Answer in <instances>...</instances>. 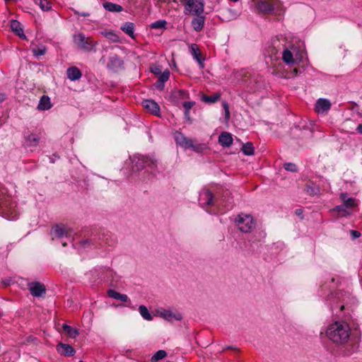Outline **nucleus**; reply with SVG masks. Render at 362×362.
Instances as JSON below:
<instances>
[{
    "label": "nucleus",
    "mask_w": 362,
    "mask_h": 362,
    "mask_svg": "<svg viewBox=\"0 0 362 362\" xmlns=\"http://www.w3.org/2000/svg\"><path fill=\"white\" fill-rule=\"evenodd\" d=\"M351 329L349 325L342 321H337L328 326L326 335L333 343L344 344L349 339Z\"/></svg>",
    "instance_id": "f257e3e1"
},
{
    "label": "nucleus",
    "mask_w": 362,
    "mask_h": 362,
    "mask_svg": "<svg viewBox=\"0 0 362 362\" xmlns=\"http://www.w3.org/2000/svg\"><path fill=\"white\" fill-rule=\"evenodd\" d=\"M132 163V170L139 171L144 168H148L151 172H155L157 169L158 160L153 156H144L135 154L130 157Z\"/></svg>",
    "instance_id": "f03ea898"
},
{
    "label": "nucleus",
    "mask_w": 362,
    "mask_h": 362,
    "mask_svg": "<svg viewBox=\"0 0 362 362\" xmlns=\"http://www.w3.org/2000/svg\"><path fill=\"white\" fill-rule=\"evenodd\" d=\"M350 295L349 293L343 291H334V293L331 292L326 298V300L328 302L332 311L337 309L341 311L347 304Z\"/></svg>",
    "instance_id": "7ed1b4c3"
},
{
    "label": "nucleus",
    "mask_w": 362,
    "mask_h": 362,
    "mask_svg": "<svg viewBox=\"0 0 362 362\" xmlns=\"http://www.w3.org/2000/svg\"><path fill=\"white\" fill-rule=\"evenodd\" d=\"M73 41L77 47L85 51H93L98 45V42L92 37H86L83 33H78L73 35Z\"/></svg>",
    "instance_id": "20e7f679"
},
{
    "label": "nucleus",
    "mask_w": 362,
    "mask_h": 362,
    "mask_svg": "<svg viewBox=\"0 0 362 362\" xmlns=\"http://www.w3.org/2000/svg\"><path fill=\"white\" fill-rule=\"evenodd\" d=\"M235 222L239 230L245 233L251 232L256 226L254 218L249 214H239Z\"/></svg>",
    "instance_id": "39448f33"
},
{
    "label": "nucleus",
    "mask_w": 362,
    "mask_h": 362,
    "mask_svg": "<svg viewBox=\"0 0 362 362\" xmlns=\"http://www.w3.org/2000/svg\"><path fill=\"white\" fill-rule=\"evenodd\" d=\"M279 0H257L255 6L257 9L264 13H272L278 7Z\"/></svg>",
    "instance_id": "423d86ee"
},
{
    "label": "nucleus",
    "mask_w": 362,
    "mask_h": 362,
    "mask_svg": "<svg viewBox=\"0 0 362 362\" xmlns=\"http://www.w3.org/2000/svg\"><path fill=\"white\" fill-rule=\"evenodd\" d=\"M107 68L113 72H119L124 69V62L119 56L114 54L109 57Z\"/></svg>",
    "instance_id": "0eeeda50"
},
{
    "label": "nucleus",
    "mask_w": 362,
    "mask_h": 362,
    "mask_svg": "<svg viewBox=\"0 0 362 362\" xmlns=\"http://www.w3.org/2000/svg\"><path fill=\"white\" fill-rule=\"evenodd\" d=\"M199 203L203 208L214 204V195L209 189H202L199 192Z\"/></svg>",
    "instance_id": "6e6552de"
},
{
    "label": "nucleus",
    "mask_w": 362,
    "mask_h": 362,
    "mask_svg": "<svg viewBox=\"0 0 362 362\" xmlns=\"http://www.w3.org/2000/svg\"><path fill=\"white\" fill-rule=\"evenodd\" d=\"M29 291L33 296L42 297L46 293V288L44 284L40 282H30L28 284Z\"/></svg>",
    "instance_id": "1a4fd4ad"
},
{
    "label": "nucleus",
    "mask_w": 362,
    "mask_h": 362,
    "mask_svg": "<svg viewBox=\"0 0 362 362\" xmlns=\"http://www.w3.org/2000/svg\"><path fill=\"white\" fill-rule=\"evenodd\" d=\"M51 235L52 236V239L61 238L64 235L68 236L70 235V230L65 225H56L53 226L51 229Z\"/></svg>",
    "instance_id": "9d476101"
},
{
    "label": "nucleus",
    "mask_w": 362,
    "mask_h": 362,
    "mask_svg": "<svg viewBox=\"0 0 362 362\" xmlns=\"http://www.w3.org/2000/svg\"><path fill=\"white\" fill-rule=\"evenodd\" d=\"M184 149H192L197 153H202L205 148L206 146L203 144H194V141L186 136L183 144L181 146Z\"/></svg>",
    "instance_id": "9b49d317"
},
{
    "label": "nucleus",
    "mask_w": 362,
    "mask_h": 362,
    "mask_svg": "<svg viewBox=\"0 0 362 362\" xmlns=\"http://www.w3.org/2000/svg\"><path fill=\"white\" fill-rule=\"evenodd\" d=\"M331 108V103L329 100L325 98H320L316 101L315 110L320 114L327 112Z\"/></svg>",
    "instance_id": "f8f14e48"
},
{
    "label": "nucleus",
    "mask_w": 362,
    "mask_h": 362,
    "mask_svg": "<svg viewBox=\"0 0 362 362\" xmlns=\"http://www.w3.org/2000/svg\"><path fill=\"white\" fill-rule=\"evenodd\" d=\"M57 351L59 354L64 356H72L75 354V349L69 344L59 343L57 345Z\"/></svg>",
    "instance_id": "ddd939ff"
},
{
    "label": "nucleus",
    "mask_w": 362,
    "mask_h": 362,
    "mask_svg": "<svg viewBox=\"0 0 362 362\" xmlns=\"http://www.w3.org/2000/svg\"><path fill=\"white\" fill-rule=\"evenodd\" d=\"M159 315L166 320L171 321L175 320L180 321L182 319V315L180 313H173L170 310H162L158 312Z\"/></svg>",
    "instance_id": "4468645a"
},
{
    "label": "nucleus",
    "mask_w": 362,
    "mask_h": 362,
    "mask_svg": "<svg viewBox=\"0 0 362 362\" xmlns=\"http://www.w3.org/2000/svg\"><path fill=\"white\" fill-rule=\"evenodd\" d=\"M11 30L18 35L21 39H26V36L23 31L22 24L17 20L12 19L11 21Z\"/></svg>",
    "instance_id": "2eb2a0df"
},
{
    "label": "nucleus",
    "mask_w": 362,
    "mask_h": 362,
    "mask_svg": "<svg viewBox=\"0 0 362 362\" xmlns=\"http://www.w3.org/2000/svg\"><path fill=\"white\" fill-rule=\"evenodd\" d=\"M142 104L144 107L150 112L157 116L159 115L160 107L154 100H145L143 101Z\"/></svg>",
    "instance_id": "dca6fc26"
},
{
    "label": "nucleus",
    "mask_w": 362,
    "mask_h": 362,
    "mask_svg": "<svg viewBox=\"0 0 362 362\" xmlns=\"http://www.w3.org/2000/svg\"><path fill=\"white\" fill-rule=\"evenodd\" d=\"M196 16L192 21V26L195 31L200 32L204 28L205 17L202 14L197 15Z\"/></svg>",
    "instance_id": "f3484780"
},
{
    "label": "nucleus",
    "mask_w": 362,
    "mask_h": 362,
    "mask_svg": "<svg viewBox=\"0 0 362 362\" xmlns=\"http://www.w3.org/2000/svg\"><path fill=\"white\" fill-rule=\"evenodd\" d=\"M218 143L223 147H229L233 144L231 134L228 132H222L218 136Z\"/></svg>",
    "instance_id": "a211bd4d"
},
{
    "label": "nucleus",
    "mask_w": 362,
    "mask_h": 362,
    "mask_svg": "<svg viewBox=\"0 0 362 362\" xmlns=\"http://www.w3.org/2000/svg\"><path fill=\"white\" fill-rule=\"evenodd\" d=\"M189 51L191 54L193 56V58L199 63L201 68L204 67V63L202 59V54L198 47V45L196 44H192L190 46Z\"/></svg>",
    "instance_id": "6ab92c4d"
},
{
    "label": "nucleus",
    "mask_w": 362,
    "mask_h": 362,
    "mask_svg": "<svg viewBox=\"0 0 362 362\" xmlns=\"http://www.w3.org/2000/svg\"><path fill=\"white\" fill-rule=\"evenodd\" d=\"M121 30L131 38L135 39L134 30L135 25L134 23L125 22L121 25Z\"/></svg>",
    "instance_id": "aec40b11"
},
{
    "label": "nucleus",
    "mask_w": 362,
    "mask_h": 362,
    "mask_svg": "<svg viewBox=\"0 0 362 362\" xmlns=\"http://www.w3.org/2000/svg\"><path fill=\"white\" fill-rule=\"evenodd\" d=\"M66 74L68 78L71 81H76L81 78L82 74L78 68L76 66H71L67 69Z\"/></svg>",
    "instance_id": "412c9836"
},
{
    "label": "nucleus",
    "mask_w": 362,
    "mask_h": 362,
    "mask_svg": "<svg viewBox=\"0 0 362 362\" xmlns=\"http://www.w3.org/2000/svg\"><path fill=\"white\" fill-rule=\"evenodd\" d=\"M51 100L49 96L43 95L39 101L37 109L40 110H47L52 107Z\"/></svg>",
    "instance_id": "4be33fe9"
},
{
    "label": "nucleus",
    "mask_w": 362,
    "mask_h": 362,
    "mask_svg": "<svg viewBox=\"0 0 362 362\" xmlns=\"http://www.w3.org/2000/svg\"><path fill=\"white\" fill-rule=\"evenodd\" d=\"M103 6L106 11L110 12L118 13L123 11V8L122 6L112 2L106 1L103 3Z\"/></svg>",
    "instance_id": "5701e85b"
},
{
    "label": "nucleus",
    "mask_w": 362,
    "mask_h": 362,
    "mask_svg": "<svg viewBox=\"0 0 362 362\" xmlns=\"http://www.w3.org/2000/svg\"><path fill=\"white\" fill-rule=\"evenodd\" d=\"M171 97L175 100H183V99H187V98H189V94L187 91L185 90H182V89H180V90H175L173 91L172 94H171Z\"/></svg>",
    "instance_id": "b1692460"
},
{
    "label": "nucleus",
    "mask_w": 362,
    "mask_h": 362,
    "mask_svg": "<svg viewBox=\"0 0 362 362\" xmlns=\"http://www.w3.org/2000/svg\"><path fill=\"white\" fill-rule=\"evenodd\" d=\"M107 295L110 298L119 300L122 302H127L129 300V298L127 295L120 293L115 290L109 289L107 291Z\"/></svg>",
    "instance_id": "393cba45"
},
{
    "label": "nucleus",
    "mask_w": 362,
    "mask_h": 362,
    "mask_svg": "<svg viewBox=\"0 0 362 362\" xmlns=\"http://www.w3.org/2000/svg\"><path fill=\"white\" fill-rule=\"evenodd\" d=\"M340 199L343 202L344 205H346L349 209L355 207L356 206V200L354 198L348 197L346 193H342L340 195Z\"/></svg>",
    "instance_id": "a878e982"
},
{
    "label": "nucleus",
    "mask_w": 362,
    "mask_h": 362,
    "mask_svg": "<svg viewBox=\"0 0 362 362\" xmlns=\"http://www.w3.org/2000/svg\"><path fill=\"white\" fill-rule=\"evenodd\" d=\"M333 211L338 213L339 216H347L351 214V212L349 211V209L346 206V205L341 204L335 206L333 209Z\"/></svg>",
    "instance_id": "bb28decb"
},
{
    "label": "nucleus",
    "mask_w": 362,
    "mask_h": 362,
    "mask_svg": "<svg viewBox=\"0 0 362 362\" xmlns=\"http://www.w3.org/2000/svg\"><path fill=\"white\" fill-rule=\"evenodd\" d=\"M282 59L287 64H292L294 63V59L292 52L288 49H285L282 53Z\"/></svg>",
    "instance_id": "cd10ccee"
},
{
    "label": "nucleus",
    "mask_w": 362,
    "mask_h": 362,
    "mask_svg": "<svg viewBox=\"0 0 362 362\" xmlns=\"http://www.w3.org/2000/svg\"><path fill=\"white\" fill-rule=\"evenodd\" d=\"M139 311L141 317L148 321H151L153 320V316L148 311V308L145 305H140L139 307Z\"/></svg>",
    "instance_id": "c85d7f7f"
},
{
    "label": "nucleus",
    "mask_w": 362,
    "mask_h": 362,
    "mask_svg": "<svg viewBox=\"0 0 362 362\" xmlns=\"http://www.w3.org/2000/svg\"><path fill=\"white\" fill-rule=\"evenodd\" d=\"M62 328L64 331L66 332L71 338H76L79 334L76 329L73 328L66 324H64L62 325Z\"/></svg>",
    "instance_id": "c756f323"
},
{
    "label": "nucleus",
    "mask_w": 362,
    "mask_h": 362,
    "mask_svg": "<svg viewBox=\"0 0 362 362\" xmlns=\"http://www.w3.org/2000/svg\"><path fill=\"white\" fill-rule=\"evenodd\" d=\"M167 21L165 20H158L151 24V28L153 29L165 30L166 29Z\"/></svg>",
    "instance_id": "7c9ffc66"
},
{
    "label": "nucleus",
    "mask_w": 362,
    "mask_h": 362,
    "mask_svg": "<svg viewBox=\"0 0 362 362\" xmlns=\"http://www.w3.org/2000/svg\"><path fill=\"white\" fill-rule=\"evenodd\" d=\"M26 141L29 146L35 147L39 143V138L35 134H30L27 137Z\"/></svg>",
    "instance_id": "2f4dec72"
},
{
    "label": "nucleus",
    "mask_w": 362,
    "mask_h": 362,
    "mask_svg": "<svg viewBox=\"0 0 362 362\" xmlns=\"http://www.w3.org/2000/svg\"><path fill=\"white\" fill-rule=\"evenodd\" d=\"M242 151L245 155L252 156L254 154L255 149L252 143L247 142L242 147Z\"/></svg>",
    "instance_id": "473e14b6"
},
{
    "label": "nucleus",
    "mask_w": 362,
    "mask_h": 362,
    "mask_svg": "<svg viewBox=\"0 0 362 362\" xmlns=\"http://www.w3.org/2000/svg\"><path fill=\"white\" fill-rule=\"evenodd\" d=\"M306 192L311 196H314L320 192V189L314 184L307 185L305 187Z\"/></svg>",
    "instance_id": "72a5a7b5"
},
{
    "label": "nucleus",
    "mask_w": 362,
    "mask_h": 362,
    "mask_svg": "<svg viewBox=\"0 0 362 362\" xmlns=\"http://www.w3.org/2000/svg\"><path fill=\"white\" fill-rule=\"evenodd\" d=\"M174 139L177 145L181 146L186 136L180 132H175L173 134Z\"/></svg>",
    "instance_id": "f704fd0d"
},
{
    "label": "nucleus",
    "mask_w": 362,
    "mask_h": 362,
    "mask_svg": "<svg viewBox=\"0 0 362 362\" xmlns=\"http://www.w3.org/2000/svg\"><path fill=\"white\" fill-rule=\"evenodd\" d=\"M167 356V353L164 350H159L156 352V354L152 356L151 361L157 362L163 358H164Z\"/></svg>",
    "instance_id": "c9c22d12"
},
{
    "label": "nucleus",
    "mask_w": 362,
    "mask_h": 362,
    "mask_svg": "<svg viewBox=\"0 0 362 362\" xmlns=\"http://www.w3.org/2000/svg\"><path fill=\"white\" fill-rule=\"evenodd\" d=\"M38 5L43 11H48L52 8V4L48 0H39Z\"/></svg>",
    "instance_id": "e433bc0d"
},
{
    "label": "nucleus",
    "mask_w": 362,
    "mask_h": 362,
    "mask_svg": "<svg viewBox=\"0 0 362 362\" xmlns=\"http://www.w3.org/2000/svg\"><path fill=\"white\" fill-rule=\"evenodd\" d=\"M220 98V95L218 94H214L212 95H204L202 98V100L205 103H214L216 102Z\"/></svg>",
    "instance_id": "4c0bfd02"
},
{
    "label": "nucleus",
    "mask_w": 362,
    "mask_h": 362,
    "mask_svg": "<svg viewBox=\"0 0 362 362\" xmlns=\"http://www.w3.org/2000/svg\"><path fill=\"white\" fill-rule=\"evenodd\" d=\"M284 168L286 170L291 172V173H296L298 171V167L295 163H286L284 165Z\"/></svg>",
    "instance_id": "58836bf2"
},
{
    "label": "nucleus",
    "mask_w": 362,
    "mask_h": 362,
    "mask_svg": "<svg viewBox=\"0 0 362 362\" xmlns=\"http://www.w3.org/2000/svg\"><path fill=\"white\" fill-rule=\"evenodd\" d=\"M170 75V71L168 69H165L161 74L159 75L158 81L165 83L169 79Z\"/></svg>",
    "instance_id": "ea45409f"
},
{
    "label": "nucleus",
    "mask_w": 362,
    "mask_h": 362,
    "mask_svg": "<svg viewBox=\"0 0 362 362\" xmlns=\"http://www.w3.org/2000/svg\"><path fill=\"white\" fill-rule=\"evenodd\" d=\"M33 52L35 57L42 56L46 53V48L44 46L35 48L33 49Z\"/></svg>",
    "instance_id": "a19ab883"
},
{
    "label": "nucleus",
    "mask_w": 362,
    "mask_h": 362,
    "mask_svg": "<svg viewBox=\"0 0 362 362\" xmlns=\"http://www.w3.org/2000/svg\"><path fill=\"white\" fill-rule=\"evenodd\" d=\"M194 105L195 102L194 101H185L182 103V106L185 109V111H190V110Z\"/></svg>",
    "instance_id": "79ce46f5"
},
{
    "label": "nucleus",
    "mask_w": 362,
    "mask_h": 362,
    "mask_svg": "<svg viewBox=\"0 0 362 362\" xmlns=\"http://www.w3.org/2000/svg\"><path fill=\"white\" fill-rule=\"evenodd\" d=\"M356 349H357V346L355 345H352L349 347L347 346L344 351V354H345V355L349 356V355L352 354L354 352H355Z\"/></svg>",
    "instance_id": "37998d69"
},
{
    "label": "nucleus",
    "mask_w": 362,
    "mask_h": 362,
    "mask_svg": "<svg viewBox=\"0 0 362 362\" xmlns=\"http://www.w3.org/2000/svg\"><path fill=\"white\" fill-rule=\"evenodd\" d=\"M151 72L153 73L155 75L159 76L163 71H162L161 66H155L151 68Z\"/></svg>",
    "instance_id": "c03bdc74"
},
{
    "label": "nucleus",
    "mask_w": 362,
    "mask_h": 362,
    "mask_svg": "<svg viewBox=\"0 0 362 362\" xmlns=\"http://www.w3.org/2000/svg\"><path fill=\"white\" fill-rule=\"evenodd\" d=\"M155 88L158 90H163L165 87V83H161L158 80L154 84Z\"/></svg>",
    "instance_id": "a18cd8bd"
},
{
    "label": "nucleus",
    "mask_w": 362,
    "mask_h": 362,
    "mask_svg": "<svg viewBox=\"0 0 362 362\" xmlns=\"http://www.w3.org/2000/svg\"><path fill=\"white\" fill-rule=\"evenodd\" d=\"M92 244V240H85L81 242V245L83 247H86Z\"/></svg>",
    "instance_id": "49530a36"
},
{
    "label": "nucleus",
    "mask_w": 362,
    "mask_h": 362,
    "mask_svg": "<svg viewBox=\"0 0 362 362\" xmlns=\"http://www.w3.org/2000/svg\"><path fill=\"white\" fill-rule=\"evenodd\" d=\"M223 107H224L225 112H226V115H225L226 118L228 119L230 117V112H229V108H228V104L226 103H223Z\"/></svg>",
    "instance_id": "de8ad7c7"
},
{
    "label": "nucleus",
    "mask_w": 362,
    "mask_h": 362,
    "mask_svg": "<svg viewBox=\"0 0 362 362\" xmlns=\"http://www.w3.org/2000/svg\"><path fill=\"white\" fill-rule=\"evenodd\" d=\"M185 119L189 123L192 122V119L190 117L189 111H185L184 112Z\"/></svg>",
    "instance_id": "09e8293b"
},
{
    "label": "nucleus",
    "mask_w": 362,
    "mask_h": 362,
    "mask_svg": "<svg viewBox=\"0 0 362 362\" xmlns=\"http://www.w3.org/2000/svg\"><path fill=\"white\" fill-rule=\"evenodd\" d=\"M351 233L353 236L354 238H358L361 236V233L360 232L357 231V230H351Z\"/></svg>",
    "instance_id": "8fccbe9b"
},
{
    "label": "nucleus",
    "mask_w": 362,
    "mask_h": 362,
    "mask_svg": "<svg viewBox=\"0 0 362 362\" xmlns=\"http://www.w3.org/2000/svg\"><path fill=\"white\" fill-rule=\"evenodd\" d=\"M105 36L108 38H112V37L115 36V35L112 32H108L105 33Z\"/></svg>",
    "instance_id": "3c124183"
},
{
    "label": "nucleus",
    "mask_w": 362,
    "mask_h": 362,
    "mask_svg": "<svg viewBox=\"0 0 362 362\" xmlns=\"http://www.w3.org/2000/svg\"><path fill=\"white\" fill-rule=\"evenodd\" d=\"M295 214L297 215V216H301L303 214V210L302 209H298L295 211Z\"/></svg>",
    "instance_id": "603ef678"
},
{
    "label": "nucleus",
    "mask_w": 362,
    "mask_h": 362,
    "mask_svg": "<svg viewBox=\"0 0 362 362\" xmlns=\"http://www.w3.org/2000/svg\"><path fill=\"white\" fill-rule=\"evenodd\" d=\"M358 133L362 134V124H359L356 128Z\"/></svg>",
    "instance_id": "864d4df0"
},
{
    "label": "nucleus",
    "mask_w": 362,
    "mask_h": 362,
    "mask_svg": "<svg viewBox=\"0 0 362 362\" xmlns=\"http://www.w3.org/2000/svg\"><path fill=\"white\" fill-rule=\"evenodd\" d=\"M6 99V95L4 93H0V103H2Z\"/></svg>",
    "instance_id": "5fc2aeb1"
},
{
    "label": "nucleus",
    "mask_w": 362,
    "mask_h": 362,
    "mask_svg": "<svg viewBox=\"0 0 362 362\" xmlns=\"http://www.w3.org/2000/svg\"><path fill=\"white\" fill-rule=\"evenodd\" d=\"M80 15L81 16H84V17L89 16V13H80Z\"/></svg>",
    "instance_id": "6e6d98bb"
},
{
    "label": "nucleus",
    "mask_w": 362,
    "mask_h": 362,
    "mask_svg": "<svg viewBox=\"0 0 362 362\" xmlns=\"http://www.w3.org/2000/svg\"><path fill=\"white\" fill-rule=\"evenodd\" d=\"M4 284L5 286H8L10 284V280L5 281Z\"/></svg>",
    "instance_id": "4d7b16f0"
},
{
    "label": "nucleus",
    "mask_w": 362,
    "mask_h": 362,
    "mask_svg": "<svg viewBox=\"0 0 362 362\" xmlns=\"http://www.w3.org/2000/svg\"><path fill=\"white\" fill-rule=\"evenodd\" d=\"M294 71L296 72V74H297V70L296 69H294Z\"/></svg>",
    "instance_id": "13d9d810"
},
{
    "label": "nucleus",
    "mask_w": 362,
    "mask_h": 362,
    "mask_svg": "<svg viewBox=\"0 0 362 362\" xmlns=\"http://www.w3.org/2000/svg\"><path fill=\"white\" fill-rule=\"evenodd\" d=\"M62 245H63V246H66V243H64Z\"/></svg>",
    "instance_id": "bf43d9fd"
},
{
    "label": "nucleus",
    "mask_w": 362,
    "mask_h": 362,
    "mask_svg": "<svg viewBox=\"0 0 362 362\" xmlns=\"http://www.w3.org/2000/svg\"><path fill=\"white\" fill-rule=\"evenodd\" d=\"M332 281L334 282V278H332Z\"/></svg>",
    "instance_id": "052dcab7"
}]
</instances>
